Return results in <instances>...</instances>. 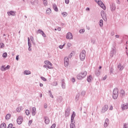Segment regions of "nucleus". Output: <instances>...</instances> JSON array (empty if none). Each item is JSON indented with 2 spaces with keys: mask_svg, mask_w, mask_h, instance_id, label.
<instances>
[{
  "mask_svg": "<svg viewBox=\"0 0 128 128\" xmlns=\"http://www.w3.org/2000/svg\"><path fill=\"white\" fill-rule=\"evenodd\" d=\"M86 74H88V72L86 70H82L78 75L77 78L78 80H82L86 76Z\"/></svg>",
  "mask_w": 128,
  "mask_h": 128,
  "instance_id": "obj_1",
  "label": "nucleus"
},
{
  "mask_svg": "<svg viewBox=\"0 0 128 128\" xmlns=\"http://www.w3.org/2000/svg\"><path fill=\"white\" fill-rule=\"evenodd\" d=\"M112 96L114 100H116L118 98V89L115 88L114 90Z\"/></svg>",
  "mask_w": 128,
  "mask_h": 128,
  "instance_id": "obj_2",
  "label": "nucleus"
},
{
  "mask_svg": "<svg viewBox=\"0 0 128 128\" xmlns=\"http://www.w3.org/2000/svg\"><path fill=\"white\" fill-rule=\"evenodd\" d=\"M95 0L96 2H97V4H98V6H100V8H102L103 10H105L106 6H104V4L102 2V0Z\"/></svg>",
  "mask_w": 128,
  "mask_h": 128,
  "instance_id": "obj_3",
  "label": "nucleus"
},
{
  "mask_svg": "<svg viewBox=\"0 0 128 128\" xmlns=\"http://www.w3.org/2000/svg\"><path fill=\"white\" fill-rule=\"evenodd\" d=\"M44 64H46L47 66H44V68H49L50 70H52V64L48 60H46L44 62Z\"/></svg>",
  "mask_w": 128,
  "mask_h": 128,
  "instance_id": "obj_4",
  "label": "nucleus"
},
{
  "mask_svg": "<svg viewBox=\"0 0 128 128\" xmlns=\"http://www.w3.org/2000/svg\"><path fill=\"white\" fill-rule=\"evenodd\" d=\"M80 58L81 60H84V59L86 58V50H82L80 53Z\"/></svg>",
  "mask_w": 128,
  "mask_h": 128,
  "instance_id": "obj_5",
  "label": "nucleus"
},
{
  "mask_svg": "<svg viewBox=\"0 0 128 128\" xmlns=\"http://www.w3.org/2000/svg\"><path fill=\"white\" fill-rule=\"evenodd\" d=\"M101 16H102L104 20L106 22L108 20V18H106V14L104 13V11H102L101 12Z\"/></svg>",
  "mask_w": 128,
  "mask_h": 128,
  "instance_id": "obj_6",
  "label": "nucleus"
},
{
  "mask_svg": "<svg viewBox=\"0 0 128 128\" xmlns=\"http://www.w3.org/2000/svg\"><path fill=\"white\" fill-rule=\"evenodd\" d=\"M24 122V118L22 116H20L17 119V123L18 124H22V123Z\"/></svg>",
  "mask_w": 128,
  "mask_h": 128,
  "instance_id": "obj_7",
  "label": "nucleus"
},
{
  "mask_svg": "<svg viewBox=\"0 0 128 128\" xmlns=\"http://www.w3.org/2000/svg\"><path fill=\"white\" fill-rule=\"evenodd\" d=\"M121 108H122V110H128V104H122Z\"/></svg>",
  "mask_w": 128,
  "mask_h": 128,
  "instance_id": "obj_8",
  "label": "nucleus"
},
{
  "mask_svg": "<svg viewBox=\"0 0 128 128\" xmlns=\"http://www.w3.org/2000/svg\"><path fill=\"white\" fill-rule=\"evenodd\" d=\"M64 64L65 66H68V58L65 57L64 58Z\"/></svg>",
  "mask_w": 128,
  "mask_h": 128,
  "instance_id": "obj_9",
  "label": "nucleus"
},
{
  "mask_svg": "<svg viewBox=\"0 0 128 128\" xmlns=\"http://www.w3.org/2000/svg\"><path fill=\"white\" fill-rule=\"evenodd\" d=\"M66 38L67 40H72V38H73L72 34L70 32H68L67 34Z\"/></svg>",
  "mask_w": 128,
  "mask_h": 128,
  "instance_id": "obj_10",
  "label": "nucleus"
},
{
  "mask_svg": "<svg viewBox=\"0 0 128 128\" xmlns=\"http://www.w3.org/2000/svg\"><path fill=\"white\" fill-rule=\"evenodd\" d=\"M108 110V106L105 105L102 108V112H106Z\"/></svg>",
  "mask_w": 128,
  "mask_h": 128,
  "instance_id": "obj_11",
  "label": "nucleus"
},
{
  "mask_svg": "<svg viewBox=\"0 0 128 128\" xmlns=\"http://www.w3.org/2000/svg\"><path fill=\"white\" fill-rule=\"evenodd\" d=\"M76 116V112H73L71 116V122H74V118Z\"/></svg>",
  "mask_w": 128,
  "mask_h": 128,
  "instance_id": "obj_12",
  "label": "nucleus"
},
{
  "mask_svg": "<svg viewBox=\"0 0 128 128\" xmlns=\"http://www.w3.org/2000/svg\"><path fill=\"white\" fill-rule=\"evenodd\" d=\"M44 120L45 124H50V118H48V117H44Z\"/></svg>",
  "mask_w": 128,
  "mask_h": 128,
  "instance_id": "obj_13",
  "label": "nucleus"
},
{
  "mask_svg": "<svg viewBox=\"0 0 128 128\" xmlns=\"http://www.w3.org/2000/svg\"><path fill=\"white\" fill-rule=\"evenodd\" d=\"M87 80L88 82H90L92 80V76H89L87 78Z\"/></svg>",
  "mask_w": 128,
  "mask_h": 128,
  "instance_id": "obj_14",
  "label": "nucleus"
},
{
  "mask_svg": "<svg viewBox=\"0 0 128 128\" xmlns=\"http://www.w3.org/2000/svg\"><path fill=\"white\" fill-rule=\"evenodd\" d=\"M110 8L112 12L114 10H116V5L114 4H112L110 6Z\"/></svg>",
  "mask_w": 128,
  "mask_h": 128,
  "instance_id": "obj_15",
  "label": "nucleus"
},
{
  "mask_svg": "<svg viewBox=\"0 0 128 128\" xmlns=\"http://www.w3.org/2000/svg\"><path fill=\"white\" fill-rule=\"evenodd\" d=\"M53 8L55 10V12H58V7L56 6V4H54L53 5Z\"/></svg>",
  "mask_w": 128,
  "mask_h": 128,
  "instance_id": "obj_16",
  "label": "nucleus"
},
{
  "mask_svg": "<svg viewBox=\"0 0 128 128\" xmlns=\"http://www.w3.org/2000/svg\"><path fill=\"white\" fill-rule=\"evenodd\" d=\"M120 94V96H126V92L124 90H121Z\"/></svg>",
  "mask_w": 128,
  "mask_h": 128,
  "instance_id": "obj_17",
  "label": "nucleus"
},
{
  "mask_svg": "<svg viewBox=\"0 0 128 128\" xmlns=\"http://www.w3.org/2000/svg\"><path fill=\"white\" fill-rule=\"evenodd\" d=\"M36 108H34V107L32 108V116L36 115Z\"/></svg>",
  "mask_w": 128,
  "mask_h": 128,
  "instance_id": "obj_18",
  "label": "nucleus"
},
{
  "mask_svg": "<svg viewBox=\"0 0 128 128\" xmlns=\"http://www.w3.org/2000/svg\"><path fill=\"white\" fill-rule=\"evenodd\" d=\"M46 14H52V10H50V8L47 9L46 11Z\"/></svg>",
  "mask_w": 128,
  "mask_h": 128,
  "instance_id": "obj_19",
  "label": "nucleus"
},
{
  "mask_svg": "<svg viewBox=\"0 0 128 128\" xmlns=\"http://www.w3.org/2000/svg\"><path fill=\"white\" fill-rule=\"evenodd\" d=\"M8 14L9 16H16V13L12 11H10L9 12H8Z\"/></svg>",
  "mask_w": 128,
  "mask_h": 128,
  "instance_id": "obj_20",
  "label": "nucleus"
},
{
  "mask_svg": "<svg viewBox=\"0 0 128 128\" xmlns=\"http://www.w3.org/2000/svg\"><path fill=\"white\" fill-rule=\"evenodd\" d=\"M118 68L120 69V70H124V66H122V64H119L118 65Z\"/></svg>",
  "mask_w": 128,
  "mask_h": 128,
  "instance_id": "obj_21",
  "label": "nucleus"
},
{
  "mask_svg": "<svg viewBox=\"0 0 128 128\" xmlns=\"http://www.w3.org/2000/svg\"><path fill=\"white\" fill-rule=\"evenodd\" d=\"M0 128H6V125L5 123H2L0 124Z\"/></svg>",
  "mask_w": 128,
  "mask_h": 128,
  "instance_id": "obj_22",
  "label": "nucleus"
},
{
  "mask_svg": "<svg viewBox=\"0 0 128 128\" xmlns=\"http://www.w3.org/2000/svg\"><path fill=\"white\" fill-rule=\"evenodd\" d=\"M31 72H30V70H25L24 72V74H30Z\"/></svg>",
  "mask_w": 128,
  "mask_h": 128,
  "instance_id": "obj_23",
  "label": "nucleus"
},
{
  "mask_svg": "<svg viewBox=\"0 0 128 128\" xmlns=\"http://www.w3.org/2000/svg\"><path fill=\"white\" fill-rule=\"evenodd\" d=\"M100 26H104V20H100Z\"/></svg>",
  "mask_w": 128,
  "mask_h": 128,
  "instance_id": "obj_24",
  "label": "nucleus"
},
{
  "mask_svg": "<svg viewBox=\"0 0 128 128\" xmlns=\"http://www.w3.org/2000/svg\"><path fill=\"white\" fill-rule=\"evenodd\" d=\"M6 118L7 120H10V114H7L6 115Z\"/></svg>",
  "mask_w": 128,
  "mask_h": 128,
  "instance_id": "obj_25",
  "label": "nucleus"
},
{
  "mask_svg": "<svg viewBox=\"0 0 128 128\" xmlns=\"http://www.w3.org/2000/svg\"><path fill=\"white\" fill-rule=\"evenodd\" d=\"M43 4H44V6H48V0H44Z\"/></svg>",
  "mask_w": 128,
  "mask_h": 128,
  "instance_id": "obj_26",
  "label": "nucleus"
},
{
  "mask_svg": "<svg viewBox=\"0 0 128 128\" xmlns=\"http://www.w3.org/2000/svg\"><path fill=\"white\" fill-rule=\"evenodd\" d=\"M70 128H76V124H74V123H72L70 124Z\"/></svg>",
  "mask_w": 128,
  "mask_h": 128,
  "instance_id": "obj_27",
  "label": "nucleus"
},
{
  "mask_svg": "<svg viewBox=\"0 0 128 128\" xmlns=\"http://www.w3.org/2000/svg\"><path fill=\"white\" fill-rule=\"evenodd\" d=\"M22 106L18 107V108H17L16 110L18 112H20V110H22Z\"/></svg>",
  "mask_w": 128,
  "mask_h": 128,
  "instance_id": "obj_28",
  "label": "nucleus"
},
{
  "mask_svg": "<svg viewBox=\"0 0 128 128\" xmlns=\"http://www.w3.org/2000/svg\"><path fill=\"white\" fill-rule=\"evenodd\" d=\"M62 16H68V14L66 13V12H63L62 13Z\"/></svg>",
  "mask_w": 128,
  "mask_h": 128,
  "instance_id": "obj_29",
  "label": "nucleus"
},
{
  "mask_svg": "<svg viewBox=\"0 0 128 128\" xmlns=\"http://www.w3.org/2000/svg\"><path fill=\"white\" fill-rule=\"evenodd\" d=\"M6 66H2V67H1V70H6Z\"/></svg>",
  "mask_w": 128,
  "mask_h": 128,
  "instance_id": "obj_30",
  "label": "nucleus"
},
{
  "mask_svg": "<svg viewBox=\"0 0 128 128\" xmlns=\"http://www.w3.org/2000/svg\"><path fill=\"white\" fill-rule=\"evenodd\" d=\"M8 128H16L12 127V124H9Z\"/></svg>",
  "mask_w": 128,
  "mask_h": 128,
  "instance_id": "obj_31",
  "label": "nucleus"
},
{
  "mask_svg": "<svg viewBox=\"0 0 128 128\" xmlns=\"http://www.w3.org/2000/svg\"><path fill=\"white\" fill-rule=\"evenodd\" d=\"M26 116H29V115H30V110H26Z\"/></svg>",
  "mask_w": 128,
  "mask_h": 128,
  "instance_id": "obj_32",
  "label": "nucleus"
},
{
  "mask_svg": "<svg viewBox=\"0 0 128 128\" xmlns=\"http://www.w3.org/2000/svg\"><path fill=\"white\" fill-rule=\"evenodd\" d=\"M7 56H8V54H6V52L2 54L3 58H6Z\"/></svg>",
  "mask_w": 128,
  "mask_h": 128,
  "instance_id": "obj_33",
  "label": "nucleus"
},
{
  "mask_svg": "<svg viewBox=\"0 0 128 128\" xmlns=\"http://www.w3.org/2000/svg\"><path fill=\"white\" fill-rule=\"evenodd\" d=\"M80 34H84V29H82L80 30Z\"/></svg>",
  "mask_w": 128,
  "mask_h": 128,
  "instance_id": "obj_34",
  "label": "nucleus"
},
{
  "mask_svg": "<svg viewBox=\"0 0 128 128\" xmlns=\"http://www.w3.org/2000/svg\"><path fill=\"white\" fill-rule=\"evenodd\" d=\"M38 33L40 34V32H42V34L44 32V31L40 29L38 30Z\"/></svg>",
  "mask_w": 128,
  "mask_h": 128,
  "instance_id": "obj_35",
  "label": "nucleus"
},
{
  "mask_svg": "<svg viewBox=\"0 0 128 128\" xmlns=\"http://www.w3.org/2000/svg\"><path fill=\"white\" fill-rule=\"evenodd\" d=\"M113 108H114L112 107V106H110V107H109L110 110H112Z\"/></svg>",
  "mask_w": 128,
  "mask_h": 128,
  "instance_id": "obj_36",
  "label": "nucleus"
},
{
  "mask_svg": "<svg viewBox=\"0 0 128 128\" xmlns=\"http://www.w3.org/2000/svg\"><path fill=\"white\" fill-rule=\"evenodd\" d=\"M62 88H66V84L64 83L62 84Z\"/></svg>",
  "mask_w": 128,
  "mask_h": 128,
  "instance_id": "obj_37",
  "label": "nucleus"
},
{
  "mask_svg": "<svg viewBox=\"0 0 128 128\" xmlns=\"http://www.w3.org/2000/svg\"><path fill=\"white\" fill-rule=\"evenodd\" d=\"M41 78H42V80H44V82L46 81V79L45 78H44V77H41Z\"/></svg>",
  "mask_w": 128,
  "mask_h": 128,
  "instance_id": "obj_38",
  "label": "nucleus"
},
{
  "mask_svg": "<svg viewBox=\"0 0 128 128\" xmlns=\"http://www.w3.org/2000/svg\"><path fill=\"white\" fill-rule=\"evenodd\" d=\"M5 68H6V70H8V69H10V65H8Z\"/></svg>",
  "mask_w": 128,
  "mask_h": 128,
  "instance_id": "obj_39",
  "label": "nucleus"
},
{
  "mask_svg": "<svg viewBox=\"0 0 128 128\" xmlns=\"http://www.w3.org/2000/svg\"><path fill=\"white\" fill-rule=\"evenodd\" d=\"M108 78V76H105L104 78H103V80H106Z\"/></svg>",
  "mask_w": 128,
  "mask_h": 128,
  "instance_id": "obj_40",
  "label": "nucleus"
},
{
  "mask_svg": "<svg viewBox=\"0 0 128 128\" xmlns=\"http://www.w3.org/2000/svg\"><path fill=\"white\" fill-rule=\"evenodd\" d=\"M0 45H1V48H4V44L1 43Z\"/></svg>",
  "mask_w": 128,
  "mask_h": 128,
  "instance_id": "obj_41",
  "label": "nucleus"
},
{
  "mask_svg": "<svg viewBox=\"0 0 128 128\" xmlns=\"http://www.w3.org/2000/svg\"><path fill=\"white\" fill-rule=\"evenodd\" d=\"M64 45H62V46H59V48H61V49H62V48H64Z\"/></svg>",
  "mask_w": 128,
  "mask_h": 128,
  "instance_id": "obj_42",
  "label": "nucleus"
},
{
  "mask_svg": "<svg viewBox=\"0 0 128 128\" xmlns=\"http://www.w3.org/2000/svg\"><path fill=\"white\" fill-rule=\"evenodd\" d=\"M108 121H109L108 119L106 118L105 120V123L108 124Z\"/></svg>",
  "mask_w": 128,
  "mask_h": 128,
  "instance_id": "obj_43",
  "label": "nucleus"
},
{
  "mask_svg": "<svg viewBox=\"0 0 128 128\" xmlns=\"http://www.w3.org/2000/svg\"><path fill=\"white\" fill-rule=\"evenodd\" d=\"M65 2L66 4H69L70 2V0H65Z\"/></svg>",
  "mask_w": 128,
  "mask_h": 128,
  "instance_id": "obj_44",
  "label": "nucleus"
},
{
  "mask_svg": "<svg viewBox=\"0 0 128 128\" xmlns=\"http://www.w3.org/2000/svg\"><path fill=\"white\" fill-rule=\"evenodd\" d=\"M42 36H44V38H46V34H44V32H42Z\"/></svg>",
  "mask_w": 128,
  "mask_h": 128,
  "instance_id": "obj_45",
  "label": "nucleus"
},
{
  "mask_svg": "<svg viewBox=\"0 0 128 128\" xmlns=\"http://www.w3.org/2000/svg\"><path fill=\"white\" fill-rule=\"evenodd\" d=\"M32 124V120H30L29 121L28 124L30 125Z\"/></svg>",
  "mask_w": 128,
  "mask_h": 128,
  "instance_id": "obj_46",
  "label": "nucleus"
},
{
  "mask_svg": "<svg viewBox=\"0 0 128 128\" xmlns=\"http://www.w3.org/2000/svg\"><path fill=\"white\" fill-rule=\"evenodd\" d=\"M72 82H76V79H74V78H72Z\"/></svg>",
  "mask_w": 128,
  "mask_h": 128,
  "instance_id": "obj_47",
  "label": "nucleus"
},
{
  "mask_svg": "<svg viewBox=\"0 0 128 128\" xmlns=\"http://www.w3.org/2000/svg\"><path fill=\"white\" fill-rule=\"evenodd\" d=\"M108 123H106V122H105V124H104V126L105 128H106V126H108Z\"/></svg>",
  "mask_w": 128,
  "mask_h": 128,
  "instance_id": "obj_48",
  "label": "nucleus"
},
{
  "mask_svg": "<svg viewBox=\"0 0 128 128\" xmlns=\"http://www.w3.org/2000/svg\"><path fill=\"white\" fill-rule=\"evenodd\" d=\"M28 46H30V38H28Z\"/></svg>",
  "mask_w": 128,
  "mask_h": 128,
  "instance_id": "obj_49",
  "label": "nucleus"
},
{
  "mask_svg": "<svg viewBox=\"0 0 128 128\" xmlns=\"http://www.w3.org/2000/svg\"><path fill=\"white\" fill-rule=\"evenodd\" d=\"M68 46H72V44H70V43H68Z\"/></svg>",
  "mask_w": 128,
  "mask_h": 128,
  "instance_id": "obj_50",
  "label": "nucleus"
},
{
  "mask_svg": "<svg viewBox=\"0 0 128 128\" xmlns=\"http://www.w3.org/2000/svg\"><path fill=\"white\" fill-rule=\"evenodd\" d=\"M116 38H120V35H116Z\"/></svg>",
  "mask_w": 128,
  "mask_h": 128,
  "instance_id": "obj_51",
  "label": "nucleus"
},
{
  "mask_svg": "<svg viewBox=\"0 0 128 128\" xmlns=\"http://www.w3.org/2000/svg\"><path fill=\"white\" fill-rule=\"evenodd\" d=\"M16 60H18V55L16 56Z\"/></svg>",
  "mask_w": 128,
  "mask_h": 128,
  "instance_id": "obj_52",
  "label": "nucleus"
},
{
  "mask_svg": "<svg viewBox=\"0 0 128 128\" xmlns=\"http://www.w3.org/2000/svg\"><path fill=\"white\" fill-rule=\"evenodd\" d=\"M50 96L51 98H54V96H52V94H50Z\"/></svg>",
  "mask_w": 128,
  "mask_h": 128,
  "instance_id": "obj_53",
  "label": "nucleus"
},
{
  "mask_svg": "<svg viewBox=\"0 0 128 128\" xmlns=\"http://www.w3.org/2000/svg\"><path fill=\"white\" fill-rule=\"evenodd\" d=\"M48 108V106L46 104H45L44 105V108Z\"/></svg>",
  "mask_w": 128,
  "mask_h": 128,
  "instance_id": "obj_54",
  "label": "nucleus"
},
{
  "mask_svg": "<svg viewBox=\"0 0 128 128\" xmlns=\"http://www.w3.org/2000/svg\"><path fill=\"white\" fill-rule=\"evenodd\" d=\"M123 128H126V124H124Z\"/></svg>",
  "mask_w": 128,
  "mask_h": 128,
  "instance_id": "obj_55",
  "label": "nucleus"
},
{
  "mask_svg": "<svg viewBox=\"0 0 128 128\" xmlns=\"http://www.w3.org/2000/svg\"><path fill=\"white\" fill-rule=\"evenodd\" d=\"M58 32H60V28H58Z\"/></svg>",
  "mask_w": 128,
  "mask_h": 128,
  "instance_id": "obj_56",
  "label": "nucleus"
},
{
  "mask_svg": "<svg viewBox=\"0 0 128 128\" xmlns=\"http://www.w3.org/2000/svg\"><path fill=\"white\" fill-rule=\"evenodd\" d=\"M86 10H90V8H86Z\"/></svg>",
  "mask_w": 128,
  "mask_h": 128,
  "instance_id": "obj_57",
  "label": "nucleus"
},
{
  "mask_svg": "<svg viewBox=\"0 0 128 128\" xmlns=\"http://www.w3.org/2000/svg\"><path fill=\"white\" fill-rule=\"evenodd\" d=\"M30 38V40H34V37L31 36Z\"/></svg>",
  "mask_w": 128,
  "mask_h": 128,
  "instance_id": "obj_58",
  "label": "nucleus"
},
{
  "mask_svg": "<svg viewBox=\"0 0 128 128\" xmlns=\"http://www.w3.org/2000/svg\"><path fill=\"white\" fill-rule=\"evenodd\" d=\"M44 84H40V86H43Z\"/></svg>",
  "mask_w": 128,
  "mask_h": 128,
  "instance_id": "obj_59",
  "label": "nucleus"
},
{
  "mask_svg": "<svg viewBox=\"0 0 128 128\" xmlns=\"http://www.w3.org/2000/svg\"><path fill=\"white\" fill-rule=\"evenodd\" d=\"M28 50H32V48H28Z\"/></svg>",
  "mask_w": 128,
  "mask_h": 128,
  "instance_id": "obj_60",
  "label": "nucleus"
},
{
  "mask_svg": "<svg viewBox=\"0 0 128 128\" xmlns=\"http://www.w3.org/2000/svg\"><path fill=\"white\" fill-rule=\"evenodd\" d=\"M40 98H42V94H40Z\"/></svg>",
  "mask_w": 128,
  "mask_h": 128,
  "instance_id": "obj_61",
  "label": "nucleus"
},
{
  "mask_svg": "<svg viewBox=\"0 0 128 128\" xmlns=\"http://www.w3.org/2000/svg\"><path fill=\"white\" fill-rule=\"evenodd\" d=\"M99 68H100H100H102V66H100Z\"/></svg>",
  "mask_w": 128,
  "mask_h": 128,
  "instance_id": "obj_62",
  "label": "nucleus"
},
{
  "mask_svg": "<svg viewBox=\"0 0 128 128\" xmlns=\"http://www.w3.org/2000/svg\"><path fill=\"white\" fill-rule=\"evenodd\" d=\"M40 34H42V32H40Z\"/></svg>",
  "mask_w": 128,
  "mask_h": 128,
  "instance_id": "obj_63",
  "label": "nucleus"
},
{
  "mask_svg": "<svg viewBox=\"0 0 128 128\" xmlns=\"http://www.w3.org/2000/svg\"><path fill=\"white\" fill-rule=\"evenodd\" d=\"M128 2V0H127Z\"/></svg>",
  "mask_w": 128,
  "mask_h": 128,
  "instance_id": "obj_64",
  "label": "nucleus"
}]
</instances>
